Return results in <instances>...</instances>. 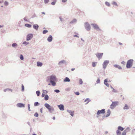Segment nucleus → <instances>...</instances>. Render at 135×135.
Here are the masks:
<instances>
[{
  "instance_id": "nucleus-1",
  "label": "nucleus",
  "mask_w": 135,
  "mask_h": 135,
  "mask_svg": "<svg viewBox=\"0 0 135 135\" xmlns=\"http://www.w3.org/2000/svg\"><path fill=\"white\" fill-rule=\"evenodd\" d=\"M56 80V76L55 75H53L48 76L46 79L47 82H50L51 83V85L53 86H55L56 85V83L55 81Z\"/></svg>"
},
{
  "instance_id": "nucleus-2",
  "label": "nucleus",
  "mask_w": 135,
  "mask_h": 135,
  "mask_svg": "<svg viewBox=\"0 0 135 135\" xmlns=\"http://www.w3.org/2000/svg\"><path fill=\"white\" fill-rule=\"evenodd\" d=\"M45 106L49 112L50 113H52L54 111V108L47 103H46L44 104Z\"/></svg>"
},
{
  "instance_id": "nucleus-3",
  "label": "nucleus",
  "mask_w": 135,
  "mask_h": 135,
  "mask_svg": "<svg viewBox=\"0 0 135 135\" xmlns=\"http://www.w3.org/2000/svg\"><path fill=\"white\" fill-rule=\"evenodd\" d=\"M133 60L132 59L128 61L126 64L127 68H129L131 67L133 65Z\"/></svg>"
},
{
  "instance_id": "nucleus-4",
  "label": "nucleus",
  "mask_w": 135,
  "mask_h": 135,
  "mask_svg": "<svg viewBox=\"0 0 135 135\" xmlns=\"http://www.w3.org/2000/svg\"><path fill=\"white\" fill-rule=\"evenodd\" d=\"M118 102H112V103L110 105V108L111 109H113L115 107L118 105Z\"/></svg>"
},
{
  "instance_id": "nucleus-5",
  "label": "nucleus",
  "mask_w": 135,
  "mask_h": 135,
  "mask_svg": "<svg viewBox=\"0 0 135 135\" xmlns=\"http://www.w3.org/2000/svg\"><path fill=\"white\" fill-rule=\"evenodd\" d=\"M84 24L85 28L87 31H89L91 29V27L89 24L88 22H86Z\"/></svg>"
},
{
  "instance_id": "nucleus-6",
  "label": "nucleus",
  "mask_w": 135,
  "mask_h": 135,
  "mask_svg": "<svg viewBox=\"0 0 135 135\" xmlns=\"http://www.w3.org/2000/svg\"><path fill=\"white\" fill-rule=\"evenodd\" d=\"M109 63V60H105L103 62L102 65L103 68L105 70L107 66Z\"/></svg>"
},
{
  "instance_id": "nucleus-7",
  "label": "nucleus",
  "mask_w": 135,
  "mask_h": 135,
  "mask_svg": "<svg viewBox=\"0 0 135 135\" xmlns=\"http://www.w3.org/2000/svg\"><path fill=\"white\" fill-rule=\"evenodd\" d=\"M33 36V34L31 33H30L28 34L26 36V41H28L31 40Z\"/></svg>"
},
{
  "instance_id": "nucleus-8",
  "label": "nucleus",
  "mask_w": 135,
  "mask_h": 135,
  "mask_svg": "<svg viewBox=\"0 0 135 135\" xmlns=\"http://www.w3.org/2000/svg\"><path fill=\"white\" fill-rule=\"evenodd\" d=\"M91 25L94 28L97 30V31H100L101 30L99 28L98 26L96 24L92 23L91 24Z\"/></svg>"
},
{
  "instance_id": "nucleus-9",
  "label": "nucleus",
  "mask_w": 135,
  "mask_h": 135,
  "mask_svg": "<svg viewBox=\"0 0 135 135\" xmlns=\"http://www.w3.org/2000/svg\"><path fill=\"white\" fill-rule=\"evenodd\" d=\"M105 109H103L101 110H98L97 113V115H99L100 114H103L105 113Z\"/></svg>"
},
{
  "instance_id": "nucleus-10",
  "label": "nucleus",
  "mask_w": 135,
  "mask_h": 135,
  "mask_svg": "<svg viewBox=\"0 0 135 135\" xmlns=\"http://www.w3.org/2000/svg\"><path fill=\"white\" fill-rule=\"evenodd\" d=\"M103 55V53H98L96 54V56L99 60H100V59L102 57Z\"/></svg>"
},
{
  "instance_id": "nucleus-11",
  "label": "nucleus",
  "mask_w": 135,
  "mask_h": 135,
  "mask_svg": "<svg viewBox=\"0 0 135 135\" xmlns=\"http://www.w3.org/2000/svg\"><path fill=\"white\" fill-rule=\"evenodd\" d=\"M58 107L60 110H64V107L63 105L61 104L57 105Z\"/></svg>"
},
{
  "instance_id": "nucleus-12",
  "label": "nucleus",
  "mask_w": 135,
  "mask_h": 135,
  "mask_svg": "<svg viewBox=\"0 0 135 135\" xmlns=\"http://www.w3.org/2000/svg\"><path fill=\"white\" fill-rule=\"evenodd\" d=\"M17 106L18 107H25V104L22 103H19L17 104Z\"/></svg>"
},
{
  "instance_id": "nucleus-13",
  "label": "nucleus",
  "mask_w": 135,
  "mask_h": 135,
  "mask_svg": "<svg viewBox=\"0 0 135 135\" xmlns=\"http://www.w3.org/2000/svg\"><path fill=\"white\" fill-rule=\"evenodd\" d=\"M66 63V61L64 60H61L59 62L58 65L60 66L62 65V64Z\"/></svg>"
},
{
  "instance_id": "nucleus-14",
  "label": "nucleus",
  "mask_w": 135,
  "mask_h": 135,
  "mask_svg": "<svg viewBox=\"0 0 135 135\" xmlns=\"http://www.w3.org/2000/svg\"><path fill=\"white\" fill-rule=\"evenodd\" d=\"M52 37L51 35H50L47 38V40L49 42H51L52 40Z\"/></svg>"
},
{
  "instance_id": "nucleus-15",
  "label": "nucleus",
  "mask_w": 135,
  "mask_h": 135,
  "mask_svg": "<svg viewBox=\"0 0 135 135\" xmlns=\"http://www.w3.org/2000/svg\"><path fill=\"white\" fill-rule=\"evenodd\" d=\"M108 81L107 79H105L104 80V84L106 85L107 87H109V85L108 83H107Z\"/></svg>"
},
{
  "instance_id": "nucleus-16",
  "label": "nucleus",
  "mask_w": 135,
  "mask_h": 135,
  "mask_svg": "<svg viewBox=\"0 0 135 135\" xmlns=\"http://www.w3.org/2000/svg\"><path fill=\"white\" fill-rule=\"evenodd\" d=\"M33 27L34 29L37 30L39 27V26L38 25L36 24L33 25Z\"/></svg>"
},
{
  "instance_id": "nucleus-17",
  "label": "nucleus",
  "mask_w": 135,
  "mask_h": 135,
  "mask_svg": "<svg viewBox=\"0 0 135 135\" xmlns=\"http://www.w3.org/2000/svg\"><path fill=\"white\" fill-rule=\"evenodd\" d=\"M67 111L70 114L72 117H73L74 116V111H72L71 110H67Z\"/></svg>"
},
{
  "instance_id": "nucleus-18",
  "label": "nucleus",
  "mask_w": 135,
  "mask_h": 135,
  "mask_svg": "<svg viewBox=\"0 0 135 135\" xmlns=\"http://www.w3.org/2000/svg\"><path fill=\"white\" fill-rule=\"evenodd\" d=\"M110 111L109 109H108L107 110V114L106 116H105V117H107L109 116H110Z\"/></svg>"
},
{
  "instance_id": "nucleus-19",
  "label": "nucleus",
  "mask_w": 135,
  "mask_h": 135,
  "mask_svg": "<svg viewBox=\"0 0 135 135\" xmlns=\"http://www.w3.org/2000/svg\"><path fill=\"white\" fill-rule=\"evenodd\" d=\"M70 81V79L68 77H66L64 80V82H69Z\"/></svg>"
},
{
  "instance_id": "nucleus-20",
  "label": "nucleus",
  "mask_w": 135,
  "mask_h": 135,
  "mask_svg": "<svg viewBox=\"0 0 135 135\" xmlns=\"http://www.w3.org/2000/svg\"><path fill=\"white\" fill-rule=\"evenodd\" d=\"M37 66L41 67L42 65L43 64L42 63L38 61L37 63Z\"/></svg>"
},
{
  "instance_id": "nucleus-21",
  "label": "nucleus",
  "mask_w": 135,
  "mask_h": 135,
  "mask_svg": "<svg viewBox=\"0 0 135 135\" xmlns=\"http://www.w3.org/2000/svg\"><path fill=\"white\" fill-rule=\"evenodd\" d=\"M77 21V20L76 19H74L73 20L71 21L70 23L71 24H74Z\"/></svg>"
},
{
  "instance_id": "nucleus-22",
  "label": "nucleus",
  "mask_w": 135,
  "mask_h": 135,
  "mask_svg": "<svg viewBox=\"0 0 135 135\" xmlns=\"http://www.w3.org/2000/svg\"><path fill=\"white\" fill-rule=\"evenodd\" d=\"M124 128H123L122 127L120 126H118V129L119 131H123L124 130Z\"/></svg>"
},
{
  "instance_id": "nucleus-23",
  "label": "nucleus",
  "mask_w": 135,
  "mask_h": 135,
  "mask_svg": "<svg viewBox=\"0 0 135 135\" xmlns=\"http://www.w3.org/2000/svg\"><path fill=\"white\" fill-rule=\"evenodd\" d=\"M123 109L124 110L128 109H129V107L128 106L127 104H125Z\"/></svg>"
},
{
  "instance_id": "nucleus-24",
  "label": "nucleus",
  "mask_w": 135,
  "mask_h": 135,
  "mask_svg": "<svg viewBox=\"0 0 135 135\" xmlns=\"http://www.w3.org/2000/svg\"><path fill=\"white\" fill-rule=\"evenodd\" d=\"M116 134L117 135H120L121 134V132L118 129L116 131Z\"/></svg>"
},
{
  "instance_id": "nucleus-25",
  "label": "nucleus",
  "mask_w": 135,
  "mask_h": 135,
  "mask_svg": "<svg viewBox=\"0 0 135 135\" xmlns=\"http://www.w3.org/2000/svg\"><path fill=\"white\" fill-rule=\"evenodd\" d=\"M12 46L13 47L16 48L17 46V44L16 43H13L12 44Z\"/></svg>"
},
{
  "instance_id": "nucleus-26",
  "label": "nucleus",
  "mask_w": 135,
  "mask_h": 135,
  "mask_svg": "<svg viewBox=\"0 0 135 135\" xmlns=\"http://www.w3.org/2000/svg\"><path fill=\"white\" fill-rule=\"evenodd\" d=\"M130 129L129 127H127L124 131L126 132H128L130 131Z\"/></svg>"
},
{
  "instance_id": "nucleus-27",
  "label": "nucleus",
  "mask_w": 135,
  "mask_h": 135,
  "mask_svg": "<svg viewBox=\"0 0 135 135\" xmlns=\"http://www.w3.org/2000/svg\"><path fill=\"white\" fill-rule=\"evenodd\" d=\"M49 98L48 95L47 94H46L45 96L44 99L46 100H47Z\"/></svg>"
},
{
  "instance_id": "nucleus-28",
  "label": "nucleus",
  "mask_w": 135,
  "mask_h": 135,
  "mask_svg": "<svg viewBox=\"0 0 135 135\" xmlns=\"http://www.w3.org/2000/svg\"><path fill=\"white\" fill-rule=\"evenodd\" d=\"M29 44V42L25 41L23 42L22 43V44L25 45V46Z\"/></svg>"
},
{
  "instance_id": "nucleus-29",
  "label": "nucleus",
  "mask_w": 135,
  "mask_h": 135,
  "mask_svg": "<svg viewBox=\"0 0 135 135\" xmlns=\"http://www.w3.org/2000/svg\"><path fill=\"white\" fill-rule=\"evenodd\" d=\"M25 26L28 28H31L32 26V25H31L28 24H26L25 25Z\"/></svg>"
},
{
  "instance_id": "nucleus-30",
  "label": "nucleus",
  "mask_w": 135,
  "mask_h": 135,
  "mask_svg": "<svg viewBox=\"0 0 135 135\" xmlns=\"http://www.w3.org/2000/svg\"><path fill=\"white\" fill-rule=\"evenodd\" d=\"M9 90L11 91H12V90L11 89L8 88H7V89H4V92H6L7 91H9Z\"/></svg>"
},
{
  "instance_id": "nucleus-31",
  "label": "nucleus",
  "mask_w": 135,
  "mask_h": 135,
  "mask_svg": "<svg viewBox=\"0 0 135 135\" xmlns=\"http://www.w3.org/2000/svg\"><path fill=\"white\" fill-rule=\"evenodd\" d=\"M40 105V103L38 102H36L34 104V106H36Z\"/></svg>"
},
{
  "instance_id": "nucleus-32",
  "label": "nucleus",
  "mask_w": 135,
  "mask_h": 135,
  "mask_svg": "<svg viewBox=\"0 0 135 135\" xmlns=\"http://www.w3.org/2000/svg\"><path fill=\"white\" fill-rule=\"evenodd\" d=\"M88 101V102L86 103V104H88L89 102H90V100L89 99L87 98H86L84 101L85 102H86L87 101Z\"/></svg>"
},
{
  "instance_id": "nucleus-33",
  "label": "nucleus",
  "mask_w": 135,
  "mask_h": 135,
  "mask_svg": "<svg viewBox=\"0 0 135 135\" xmlns=\"http://www.w3.org/2000/svg\"><path fill=\"white\" fill-rule=\"evenodd\" d=\"M96 62H92V66L93 67H95L96 65V64H97Z\"/></svg>"
},
{
  "instance_id": "nucleus-34",
  "label": "nucleus",
  "mask_w": 135,
  "mask_h": 135,
  "mask_svg": "<svg viewBox=\"0 0 135 135\" xmlns=\"http://www.w3.org/2000/svg\"><path fill=\"white\" fill-rule=\"evenodd\" d=\"M112 4L114 5H115L116 6H118L117 3L114 1L112 3Z\"/></svg>"
},
{
  "instance_id": "nucleus-35",
  "label": "nucleus",
  "mask_w": 135,
  "mask_h": 135,
  "mask_svg": "<svg viewBox=\"0 0 135 135\" xmlns=\"http://www.w3.org/2000/svg\"><path fill=\"white\" fill-rule=\"evenodd\" d=\"M105 4L106 5L108 6L109 7L110 6V4L109 3L107 2H105Z\"/></svg>"
},
{
  "instance_id": "nucleus-36",
  "label": "nucleus",
  "mask_w": 135,
  "mask_h": 135,
  "mask_svg": "<svg viewBox=\"0 0 135 135\" xmlns=\"http://www.w3.org/2000/svg\"><path fill=\"white\" fill-rule=\"evenodd\" d=\"M36 93L37 96H39L40 95V91L39 90L37 91L36 92Z\"/></svg>"
},
{
  "instance_id": "nucleus-37",
  "label": "nucleus",
  "mask_w": 135,
  "mask_h": 135,
  "mask_svg": "<svg viewBox=\"0 0 135 135\" xmlns=\"http://www.w3.org/2000/svg\"><path fill=\"white\" fill-rule=\"evenodd\" d=\"M48 32V31L47 30H43L42 32V33L43 34H45L46 33H47Z\"/></svg>"
},
{
  "instance_id": "nucleus-38",
  "label": "nucleus",
  "mask_w": 135,
  "mask_h": 135,
  "mask_svg": "<svg viewBox=\"0 0 135 135\" xmlns=\"http://www.w3.org/2000/svg\"><path fill=\"white\" fill-rule=\"evenodd\" d=\"M20 59L21 60H23L24 59L23 56L22 54H21L20 56Z\"/></svg>"
},
{
  "instance_id": "nucleus-39",
  "label": "nucleus",
  "mask_w": 135,
  "mask_h": 135,
  "mask_svg": "<svg viewBox=\"0 0 135 135\" xmlns=\"http://www.w3.org/2000/svg\"><path fill=\"white\" fill-rule=\"evenodd\" d=\"M4 5L6 6L8 5V3L6 1L4 2Z\"/></svg>"
},
{
  "instance_id": "nucleus-40",
  "label": "nucleus",
  "mask_w": 135,
  "mask_h": 135,
  "mask_svg": "<svg viewBox=\"0 0 135 135\" xmlns=\"http://www.w3.org/2000/svg\"><path fill=\"white\" fill-rule=\"evenodd\" d=\"M48 92L46 90H43V93L45 94L47 93Z\"/></svg>"
},
{
  "instance_id": "nucleus-41",
  "label": "nucleus",
  "mask_w": 135,
  "mask_h": 135,
  "mask_svg": "<svg viewBox=\"0 0 135 135\" xmlns=\"http://www.w3.org/2000/svg\"><path fill=\"white\" fill-rule=\"evenodd\" d=\"M49 0H44V3L45 4H47L49 2Z\"/></svg>"
},
{
  "instance_id": "nucleus-42",
  "label": "nucleus",
  "mask_w": 135,
  "mask_h": 135,
  "mask_svg": "<svg viewBox=\"0 0 135 135\" xmlns=\"http://www.w3.org/2000/svg\"><path fill=\"white\" fill-rule=\"evenodd\" d=\"M79 83L80 84H83V81L81 79H80L79 80Z\"/></svg>"
},
{
  "instance_id": "nucleus-43",
  "label": "nucleus",
  "mask_w": 135,
  "mask_h": 135,
  "mask_svg": "<svg viewBox=\"0 0 135 135\" xmlns=\"http://www.w3.org/2000/svg\"><path fill=\"white\" fill-rule=\"evenodd\" d=\"M24 90V86L22 84V91H23Z\"/></svg>"
},
{
  "instance_id": "nucleus-44",
  "label": "nucleus",
  "mask_w": 135,
  "mask_h": 135,
  "mask_svg": "<svg viewBox=\"0 0 135 135\" xmlns=\"http://www.w3.org/2000/svg\"><path fill=\"white\" fill-rule=\"evenodd\" d=\"M54 92L56 93H59L60 92V91L59 90L56 89L54 90Z\"/></svg>"
},
{
  "instance_id": "nucleus-45",
  "label": "nucleus",
  "mask_w": 135,
  "mask_h": 135,
  "mask_svg": "<svg viewBox=\"0 0 135 135\" xmlns=\"http://www.w3.org/2000/svg\"><path fill=\"white\" fill-rule=\"evenodd\" d=\"M34 116L36 117H37L38 116V114L37 112H36L34 114Z\"/></svg>"
},
{
  "instance_id": "nucleus-46",
  "label": "nucleus",
  "mask_w": 135,
  "mask_h": 135,
  "mask_svg": "<svg viewBox=\"0 0 135 135\" xmlns=\"http://www.w3.org/2000/svg\"><path fill=\"white\" fill-rule=\"evenodd\" d=\"M56 2V1H54L51 3V4L52 5H54L55 4Z\"/></svg>"
},
{
  "instance_id": "nucleus-47",
  "label": "nucleus",
  "mask_w": 135,
  "mask_h": 135,
  "mask_svg": "<svg viewBox=\"0 0 135 135\" xmlns=\"http://www.w3.org/2000/svg\"><path fill=\"white\" fill-rule=\"evenodd\" d=\"M126 133L124 131L123 132L122 135H126Z\"/></svg>"
},
{
  "instance_id": "nucleus-48",
  "label": "nucleus",
  "mask_w": 135,
  "mask_h": 135,
  "mask_svg": "<svg viewBox=\"0 0 135 135\" xmlns=\"http://www.w3.org/2000/svg\"><path fill=\"white\" fill-rule=\"evenodd\" d=\"M113 91L114 93H117L118 92L117 90L114 89V88H113Z\"/></svg>"
},
{
  "instance_id": "nucleus-49",
  "label": "nucleus",
  "mask_w": 135,
  "mask_h": 135,
  "mask_svg": "<svg viewBox=\"0 0 135 135\" xmlns=\"http://www.w3.org/2000/svg\"><path fill=\"white\" fill-rule=\"evenodd\" d=\"M97 83H100V80L99 79H98L97 81Z\"/></svg>"
},
{
  "instance_id": "nucleus-50",
  "label": "nucleus",
  "mask_w": 135,
  "mask_h": 135,
  "mask_svg": "<svg viewBox=\"0 0 135 135\" xmlns=\"http://www.w3.org/2000/svg\"><path fill=\"white\" fill-rule=\"evenodd\" d=\"M75 93L76 95H79V93L78 92H75Z\"/></svg>"
},
{
  "instance_id": "nucleus-51",
  "label": "nucleus",
  "mask_w": 135,
  "mask_h": 135,
  "mask_svg": "<svg viewBox=\"0 0 135 135\" xmlns=\"http://www.w3.org/2000/svg\"><path fill=\"white\" fill-rule=\"evenodd\" d=\"M28 109L29 111H30L31 110L30 109V104H28Z\"/></svg>"
},
{
  "instance_id": "nucleus-52",
  "label": "nucleus",
  "mask_w": 135,
  "mask_h": 135,
  "mask_svg": "<svg viewBox=\"0 0 135 135\" xmlns=\"http://www.w3.org/2000/svg\"><path fill=\"white\" fill-rule=\"evenodd\" d=\"M114 66L116 68H118V67L119 65L115 64L114 65Z\"/></svg>"
},
{
  "instance_id": "nucleus-53",
  "label": "nucleus",
  "mask_w": 135,
  "mask_h": 135,
  "mask_svg": "<svg viewBox=\"0 0 135 135\" xmlns=\"http://www.w3.org/2000/svg\"><path fill=\"white\" fill-rule=\"evenodd\" d=\"M70 88H66L65 89V90L66 91H69L70 90Z\"/></svg>"
},
{
  "instance_id": "nucleus-54",
  "label": "nucleus",
  "mask_w": 135,
  "mask_h": 135,
  "mask_svg": "<svg viewBox=\"0 0 135 135\" xmlns=\"http://www.w3.org/2000/svg\"><path fill=\"white\" fill-rule=\"evenodd\" d=\"M23 20L25 21H28L27 19L26 18V17H24L23 18Z\"/></svg>"
},
{
  "instance_id": "nucleus-55",
  "label": "nucleus",
  "mask_w": 135,
  "mask_h": 135,
  "mask_svg": "<svg viewBox=\"0 0 135 135\" xmlns=\"http://www.w3.org/2000/svg\"><path fill=\"white\" fill-rule=\"evenodd\" d=\"M118 68L119 69H122V67L121 66H119V65L118 66Z\"/></svg>"
},
{
  "instance_id": "nucleus-56",
  "label": "nucleus",
  "mask_w": 135,
  "mask_h": 135,
  "mask_svg": "<svg viewBox=\"0 0 135 135\" xmlns=\"http://www.w3.org/2000/svg\"><path fill=\"white\" fill-rule=\"evenodd\" d=\"M45 95L44 94L42 93L41 95V97H43L45 96Z\"/></svg>"
},
{
  "instance_id": "nucleus-57",
  "label": "nucleus",
  "mask_w": 135,
  "mask_h": 135,
  "mask_svg": "<svg viewBox=\"0 0 135 135\" xmlns=\"http://www.w3.org/2000/svg\"><path fill=\"white\" fill-rule=\"evenodd\" d=\"M40 112L41 113H42V108H41L40 109Z\"/></svg>"
},
{
  "instance_id": "nucleus-58",
  "label": "nucleus",
  "mask_w": 135,
  "mask_h": 135,
  "mask_svg": "<svg viewBox=\"0 0 135 135\" xmlns=\"http://www.w3.org/2000/svg\"><path fill=\"white\" fill-rule=\"evenodd\" d=\"M67 1V0H62V2H65Z\"/></svg>"
},
{
  "instance_id": "nucleus-59",
  "label": "nucleus",
  "mask_w": 135,
  "mask_h": 135,
  "mask_svg": "<svg viewBox=\"0 0 135 135\" xmlns=\"http://www.w3.org/2000/svg\"><path fill=\"white\" fill-rule=\"evenodd\" d=\"M74 37H79L77 35H74Z\"/></svg>"
},
{
  "instance_id": "nucleus-60",
  "label": "nucleus",
  "mask_w": 135,
  "mask_h": 135,
  "mask_svg": "<svg viewBox=\"0 0 135 135\" xmlns=\"http://www.w3.org/2000/svg\"><path fill=\"white\" fill-rule=\"evenodd\" d=\"M27 123L30 126V127L31 126L30 125V123L29 122H28Z\"/></svg>"
},
{
  "instance_id": "nucleus-61",
  "label": "nucleus",
  "mask_w": 135,
  "mask_h": 135,
  "mask_svg": "<svg viewBox=\"0 0 135 135\" xmlns=\"http://www.w3.org/2000/svg\"><path fill=\"white\" fill-rule=\"evenodd\" d=\"M125 63V62L124 61H123L122 62V64H124Z\"/></svg>"
},
{
  "instance_id": "nucleus-62",
  "label": "nucleus",
  "mask_w": 135,
  "mask_h": 135,
  "mask_svg": "<svg viewBox=\"0 0 135 135\" xmlns=\"http://www.w3.org/2000/svg\"><path fill=\"white\" fill-rule=\"evenodd\" d=\"M60 20L61 21H62L63 19H62L60 17Z\"/></svg>"
},
{
  "instance_id": "nucleus-63",
  "label": "nucleus",
  "mask_w": 135,
  "mask_h": 135,
  "mask_svg": "<svg viewBox=\"0 0 135 135\" xmlns=\"http://www.w3.org/2000/svg\"><path fill=\"white\" fill-rule=\"evenodd\" d=\"M75 70V68H72V69H71V70L72 71H73L74 70Z\"/></svg>"
},
{
  "instance_id": "nucleus-64",
  "label": "nucleus",
  "mask_w": 135,
  "mask_h": 135,
  "mask_svg": "<svg viewBox=\"0 0 135 135\" xmlns=\"http://www.w3.org/2000/svg\"><path fill=\"white\" fill-rule=\"evenodd\" d=\"M3 1H0V3H3Z\"/></svg>"
}]
</instances>
